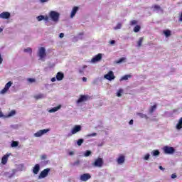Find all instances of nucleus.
Returning <instances> with one entry per match:
<instances>
[{
    "label": "nucleus",
    "instance_id": "f03ea898",
    "mask_svg": "<svg viewBox=\"0 0 182 182\" xmlns=\"http://www.w3.org/2000/svg\"><path fill=\"white\" fill-rule=\"evenodd\" d=\"M163 150L165 154H173L176 152V149L173 146H165Z\"/></svg>",
    "mask_w": 182,
    "mask_h": 182
},
{
    "label": "nucleus",
    "instance_id": "49530a36",
    "mask_svg": "<svg viewBox=\"0 0 182 182\" xmlns=\"http://www.w3.org/2000/svg\"><path fill=\"white\" fill-rule=\"evenodd\" d=\"M49 0H40V2L41 3V4H45V3H46V2H48Z\"/></svg>",
    "mask_w": 182,
    "mask_h": 182
},
{
    "label": "nucleus",
    "instance_id": "052dcab7",
    "mask_svg": "<svg viewBox=\"0 0 182 182\" xmlns=\"http://www.w3.org/2000/svg\"><path fill=\"white\" fill-rule=\"evenodd\" d=\"M85 68H87V66L84 65L83 69H85Z\"/></svg>",
    "mask_w": 182,
    "mask_h": 182
},
{
    "label": "nucleus",
    "instance_id": "7ed1b4c3",
    "mask_svg": "<svg viewBox=\"0 0 182 182\" xmlns=\"http://www.w3.org/2000/svg\"><path fill=\"white\" fill-rule=\"evenodd\" d=\"M105 79H107V80H114L116 78V76H114V73L113 71H109L107 74L104 75Z\"/></svg>",
    "mask_w": 182,
    "mask_h": 182
},
{
    "label": "nucleus",
    "instance_id": "6ab92c4d",
    "mask_svg": "<svg viewBox=\"0 0 182 182\" xmlns=\"http://www.w3.org/2000/svg\"><path fill=\"white\" fill-rule=\"evenodd\" d=\"M61 106L58 105L57 107H55L52 109H50L48 112L49 113H55V112H58V110H59V109H60Z\"/></svg>",
    "mask_w": 182,
    "mask_h": 182
},
{
    "label": "nucleus",
    "instance_id": "2f4dec72",
    "mask_svg": "<svg viewBox=\"0 0 182 182\" xmlns=\"http://www.w3.org/2000/svg\"><path fill=\"white\" fill-rule=\"evenodd\" d=\"M83 139H80L77 141V146H82V144H83Z\"/></svg>",
    "mask_w": 182,
    "mask_h": 182
},
{
    "label": "nucleus",
    "instance_id": "5701e85b",
    "mask_svg": "<svg viewBox=\"0 0 182 182\" xmlns=\"http://www.w3.org/2000/svg\"><path fill=\"white\" fill-rule=\"evenodd\" d=\"M130 77H132V75H125L121 77L120 80H127L128 79H130Z\"/></svg>",
    "mask_w": 182,
    "mask_h": 182
},
{
    "label": "nucleus",
    "instance_id": "c9c22d12",
    "mask_svg": "<svg viewBox=\"0 0 182 182\" xmlns=\"http://www.w3.org/2000/svg\"><path fill=\"white\" fill-rule=\"evenodd\" d=\"M123 93V90H119V91L117 93V96L118 97H120V96H122V94Z\"/></svg>",
    "mask_w": 182,
    "mask_h": 182
},
{
    "label": "nucleus",
    "instance_id": "58836bf2",
    "mask_svg": "<svg viewBox=\"0 0 182 182\" xmlns=\"http://www.w3.org/2000/svg\"><path fill=\"white\" fill-rule=\"evenodd\" d=\"M6 92H8V89L5 88V87H4V88L3 90H1L0 93H1V95H5Z\"/></svg>",
    "mask_w": 182,
    "mask_h": 182
},
{
    "label": "nucleus",
    "instance_id": "9d476101",
    "mask_svg": "<svg viewBox=\"0 0 182 182\" xmlns=\"http://www.w3.org/2000/svg\"><path fill=\"white\" fill-rule=\"evenodd\" d=\"M0 18H1V19H9L11 18V13L3 11L0 14Z\"/></svg>",
    "mask_w": 182,
    "mask_h": 182
},
{
    "label": "nucleus",
    "instance_id": "680f3d73",
    "mask_svg": "<svg viewBox=\"0 0 182 182\" xmlns=\"http://www.w3.org/2000/svg\"><path fill=\"white\" fill-rule=\"evenodd\" d=\"M80 35H83V33H82Z\"/></svg>",
    "mask_w": 182,
    "mask_h": 182
},
{
    "label": "nucleus",
    "instance_id": "1a4fd4ad",
    "mask_svg": "<svg viewBox=\"0 0 182 182\" xmlns=\"http://www.w3.org/2000/svg\"><path fill=\"white\" fill-rule=\"evenodd\" d=\"M90 178H92L90 173H83L80 177V180H81V181H87V180H90Z\"/></svg>",
    "mask_w": 182,
    "mask_h": 182
},
{
    "label": "nucleus",
    "instance_id": "6e6552de",
    "mask_svg": "<svg viewBox=\"0 0 182 182\" xmlns=\"http://www.w3.org/2000/svg\"><path fill=\"white\" fill-rule=\"evenodd\" d=\"M82 130V127L80 125H75L71 130V134L70 136H72V134H76V133H79Z\"/></svg>",
    "mask_w": 182,
    "mask_h": 182
},
{
    "label": "nucleus",
    "instance_id": "bb28decb",
    "mask_svg": "<svg viewBox=\"0 0 182 182\" xmlns=\"http://www.w3.org/2000/svg\"><path fill=\"white\" fill-rule=\"evenodd\" d=\"M19 146V142L16 141H13L11 142V147H18Z\"/></svg>",
    "mask_w": 182,
    "mask_h": 182
},
{
    "label": "nucleus",
    "instance_id": "de8ad7c7",
    "mask_svg": "<svg viewBox=\"0 0 182 182\" xmlns=\"http://www.w3.org/2000/svg\"><path fill=\"white\" fill-rule=\"evenodd\" d=\"M44 21H49V17L48 16H44Z\"/></svg>",
    "mask_w": 182,
    "mask_h": 182
},
{
    "label": "nucleus",
    "instance_id": "bf43d9fd",
    "mask_svg": "<svg viewBox=\"0 0 182 182\" xmlns=\"http://www.w3.org/2000/svg\"><path fill=\"white\" fill-rule=\"evenodd\" d=\"M2 31H4V29L0 28V33H1V32H2Z\"/></svg>",
    "mask_w": 182,
    "mask_h": 182
},
{
    "label": "nucleus",
    "instance_id": "4d7b16f0",
    "mask_svg": "<svg viewBox=\"0 0 182 182\" xmlns=\"http://www.w3.org/2000/svg\"><path fill=\"white\" fill-rule=\"evenodd\" d=\"M129 124H133V119H131L130 121H129Z\"/></svg>",
    "mask_w": 182,
    "mask_h": 182
},
{
    "label": "nucleus",
    "instance_id": "ddd939ff",
    "mask_svg": "<svg viewBox=\"0 0 182 182\" xmlns=\"http://www.w3.org/2000/svg\"><path fill=\"white\" fill-rule=\"evenodd\" d=\"M39 170H41V166L38 164H36L33 168V174H38L39 173Z\"/></svg>",
    "mask_w": 182,
    "mask_h": 182
},
{
    "label": "nucleus",
    "instance_id": "a18cd8bd",
    "mask_svg": "<svg viewBox=\"0 0 182 182\" xmlns=\"http://www.w3.org/2000/svg\"><path fill=\"white\" fill-rule=\"evenodd\" d=\"M171 178H177V175L176 173H173L171 175Z\"/></svg>",
    "mask_w": 182,
    "mask_h": 182
},
{
    "label": "nucleus",
    "instance_id": "603ef678",
    "mask_svg": "<svg viewBox=\"0 0 182 182\" xmlns=\"http://www.w3.org/2000/svg\"><path fill=\"white\" fill-rule=\"evenodd\" d=\"M159 170H162V171H164V168H163V166H159Z\"/></svg>",
    "mask_w": 182,
    "mask_h": 182
},
{
    "label": "nucleus",
    "instance_id": "4c0bfd02",
    "mask_svg": "<svg viewBox=\"0 0 182 182\" xmlns=\"http://www.w3.org/2000/svg\"><path fill=\"white\" fill-rule=\"evenodd\" d=\"M92 154V151H86V152L85 153V157H89V156Z\"/></svg>",
    "mask_w": 182,
    "mask_h": 182
},
{
    "label": "nucleus",
    "instance_id": "c03bdc74",
    "mask_svg": "<svg viewBox=\"0 0 182 182\" xmlns=\"http://www.w3.org/2000/svg\"><path fill=\"white\" fill-rule=\"evenodd\" d=\"M28 82H30L31 83H33V82H36V80L33 78H28Z\"/></svg>",
    "mask_w": 182,
    "mask_h": 182
},
{
    "label": "nucleus",
    "instance_id": "37998d69",
    "mask_svg": "<svg viewBox=\"0 0 182 182\" xmlns=\"http://www.w3.org/2000/svg\"><path fill=\"white\" fill-rule=\"evenodd\" d=\"M47 158H48V156L45 154L41 155V160H46Z\"/></svg>",
    "mask_w": 182,
    "mask_h": 182
},
{
    "label": "nucleus",
    "instance_id": "8fccbe9b",
    "mask_svg": "<svg viewBox=\"0 0 182 182\" xmlns=\"http://www.w3.org/2000/svg\"><path fill=\"white\" fill-rule=\"evenodd\" d=\"M114 43H116V41H115L114 40H112V41H110V44H111V45H114Z\"/></svg>",
    "mask_w": 182,
    "mask_h": 182
},
{
    "label": "nucleus",
    "instance_id": "f704fd0d",
    "mask_svg": "<svg viewBox=\"0 0 182 182\" xmlns=\"http://www.w3.org/2000/svg\"><path fill=\"white\" fill-rule=\"evenodd\" d=\"M154 9H155L156 11H159V9H161V7H160V6L155 4L154 6Z\"/></svg>",
    "mask_w": 182,
    "mask_h": 182
},
{
    "label": "nucleus",
    "instance_id": "864d4df0",
    "mask_svg": "<svg viewBox=\"0 0 182 182\" xmlns=\"http://www.w3.org/2000/svg\"><path fill=\"white\" fill-rule=\"evenodd\" d=\"M60 38H63L65 36V34L63 33H60L59 35Z\"/></svg>",
    "mask_w": 182,
    "mask_h": 182
},
{
    "label": "nucleus",
    "instance_id": "f3484780",
    "mask_svg": "<svg viewBox=\"0 0 182 182\" xmlns=\"http://www.w3.org/2000/svg\"><path fill=\"white\" fill-rule=\"evenodd\" d=\"M176 129L177 130H181L182 128V117H181L178 122V123L176 124Z\"/></svg>",
    "mask_w": 182,
    "mask_h": 182
},
{
    "label": "nucleus",
    "instance_id": "2eb2a0df",
    "mask_svg": "<svg viewBox=\"0 0 182 182\" xmlns=\"http://www.w3.org/2000/svg\"><path fill=\"white\" fill-rule=\"evenodd\" d=\"M79 11V7L77 6H74L70 14V18H73L75 15H76V13Z\"/></svg>",
    "mask_w": 182,
    "mask_h": 182
},
{
    "label": "nucleus",
    "instance_id": "473e14b6",
    "mask_svg": "<svg viewBox=\"0 0 182 182\" xmlns=\"http://www.w3.org/2000/svg\"><path fill=\"white\" fill-rule=\"evenodd\" d=\"M44 18H45V16L41 15V16H37V19L39 22H41V21H43Z\"/></svg>",
    "mask_w": 182,
    "mask_h": 182
},
{
    "label": "nucleus",
    "instance_id": "aec40b11",
    "mask_svg": "<svg viewBox=\"0 0 182 182\" xmlns=\"http://www.w3.org/2000/svg\"><path fill=\"white\" fill-rule=\"evenodd\" d=\"M45 97V95H43V94H38L36 95H34V99H36V100H39V99H43Z\"/></svg>",
    "mask_w": 182,
    "mask_h": 182
},
{
    "label": "nucleus",
    "instance_id": "4be33fe9",
    "mask_svg": "<svg viewBox=\"0 0 182 182\" xmlns=\"http://www.w3.org/2000/svg\"><path fill=\"white\" fill-rule=\"evenodd\" d=\"M136 115L139 116V117H141V119H149L147 115H146L145 114H143V113L138 112V113H136Z\"/></svg>",
    "mask_w": 182,
    "mask_h": 182
},
{
    "label": "nucleus",
    "instance_id": "72a5a7b5",
    "mask_svg": "<svg viewBox=\"0 0 182 182\" xmlns=\"http://www.w3.org/2000/svg\"><path fill=\"white\" fill-rule=\"evenodd\" d=\"M24 52L28 53H32V48H27L24 49Z\"/></svg>",
    "mask_w": 182,
    "mask_h": 182
},
{
    "label": "nucleus",
    "instance_id": "c756f323",
    "mask_svg": "<svg viewBox=\"0 0 182 182\" xmlns=\"http://www.w3.org/2000/svg\"><path fill=\"white\" fill-rule=\"evenodd\" d=\"M12 86V82L9 81L8 82L6 85H5V88L7 89V90H9V87H11Z\"/></svg>",
    "mask_w": 182,
    "mask_h": 182
},
{
    "label": "nucleus",
    "instance_id": "4468645a",
    "mask_svg": "<svg viewBox=\"0 0 182 182\" xmlns=\"http://www.w3.org/2000/svg\"><path fill=\"white\" fill-rule=\"evenodd\" d=\"M64 77L65 75L63 74V73L58 72L56 75V79L58 81L63 80Z\"/></svg>",
    "mask_w": 182,
    "mask_h": 182
},
{
    "label": "nucleus",
    "instance_id": "09e8293b",
    "mask_svg": "<svg viewBox=\"0 0 182 182\" xmlns=\"http://www.w3.org/2000/svg\"><path fill=\"white\" fill-rule=\"evenodd\" d=\"M2 62H4V59L2 58V56L1 55V53H0V65L1 63H2Z\"/></svg>",
    "mask_w": 182,
    "mask_h": 182
},
{
    "label": "nucleus",
    "instance_id": "ea45409f",
    "mask_svg": "<svg viewBox=\"0 0 182 182\" xmlns=\"http://www.w3.org/2000/svg\"><path fill=\"white\" fill-rule=\"evenodd\" d=\"M121 28H122V23H118L117 24V26L114 27V29H121Z\"/></svg>",
    "mask_w": 182,
    "mask_h": 182
},
{
    "label": "nucleus",
    "instance_id": "79ce46f5",
    "mask_svg": "<svg viewBox=\"0 0 182 182\" xmlns=\"http://www.w3.org/2000/svg\"><path fill=\"white\" fill-rule=\"evenodd\" d=\"M150 159V154H146L144 158V160H149Z\"/></svg>",
    "mask_w": 182,
    "mask_h": 182
},
{
    "label": "nucleus",
    "instance_id": "5fc2aeb1",
    "mask_svg": "<svg viewBox=\"0 0 182 182\" xmlns=\"http://www.w3.org/2000/svg\"><path fill=\"white\" fill-rule=\"evenodd\" d=\"M51 82H56V77L51 78Z\"/></svg>",
    "mask_w": 182,
    "mask_h": 182
},
{
    "label": "nucleus",
    "instance_id": "39448f33",
    "mask_svg": "<svg viewBox=\"0 0 182 182\" xmlns=\"http://www.w3.org/2000/svg\"><path fill=\"white\" fill-rule=\"evenodd\" d=\"M50 171V168H49L43 170L38 176V178H45V177H47L48 174H49Z\"/></svg>",
    "mask_w": 182,
    "mask_h": 182
},
{
    "label": "nucleus",
    "instance_id": "c85d7f7f",
    "mask_svg": "<svg viewBox=\"0 0 182 182\" xmlns=\"http://www.w3.org/2000/svg\"><path fill=\"white\" fill-rule=\"evenodd\" d=\"M15 114H16V111L15 110H11L9 114H8V117H12V116H15Z\"/></svg>",
    "mask_w": 182,
    "mask_h": 182
},
{
    "label": "nucleus",
    "instance_id": "a19ab883",
    "mask_svg": "<svg viewBox=\"0 0 182 182\" xmlns=\"http://www.w3.org/2000/svg\"><path fill=\"white\" fill-rule=\"evenodd\" d=\"M136 24H137V21H136V20H132V21L130 22V25H131V26L136 25Z\"/></svg>",
    "mask_w": 182,
    "mask_h": 182
},
{
    "label": "nucleus",
    "instance_id": "a211bd4d",
    "mask_svg": "<svg viewBox=\"0 0 182 182\" xmlns=\"http://www.w3.org/2000/svg\"><path fill=\"white\" fill-rule=\"evenodd\" d=\"M8 157H9V155L6 154L4 155L1 159V163L2 164H6L8 163Z\"/></svg>",
    "mask_w": 182,
    "mask_h": 182
},
{
    "label": "nucleus",
    "instance_id": "3c124183",
    "mask_svg": "<svg viewBox=\"0 0 182 182\" xmlns=\"http://www.w3.org/2000/svg\"><path fill=\"white\" fill-rule=\"evenodd\" d=\"M82 82H87V78H86V77H83Z\"/></svg>",
    "mask_w": 182,
    "mask_h": 182
},
{
    "label": "nucleus",
    "instance_id": "b1692460",
    "mask_svg": "<svg viewBox=\"0 0 182 182\" xmlns=\"http://www.w3.org/2000/svg\"><path fill=\"white\" fill-rule=\"evenodd\" d=\"M164 33L166 38H168V36H171V31L170 30H166L164 31Z\"/></svg>",
    "mask_w": 182,
    "mask_h": 182
},
{
    "label": "nucleus",
    "instance_id": "f8f14e48",
    "mask_svg": "<svg viewBox=\"0 0 182 182\" xmlns=\"http://www.w3.org/2000/svg\"><path fill=\"white\" fill-rule=\"evenodd\" d=\"M102 60V54L99 53L92 58L91 62H92V63H95V62H99V60Z\"/></svg>",
    "mask_w": 182,
    "mask_h": 182
},
{
    "label": "nucleus",
    "instance_id": "20e7f679",
    "mask_svg": "<svg viewBox=\"0 0 182 182\" xmlns=\"http://www.w3.org/2000/svg\"><path fill=\"white\" fill-rule=\"evenodd\" d=\"M48 132H50V129H41L38 132L34 134L35 137H41V136H43V134H46Z\"/></svg>",
    "mask_w": 182,
    "mask_h": 182
},
{
    "label": "nucleus",
    "instance_id": "cd10ccee",
    "mask_svg": "<svg viewBox=\"0 0 182 182\" xmlns=\"http://www.w3.org/2000/svg\"><path fill=\"white\" fill-rule=\"evenodd\" d=\"M143 37L139 38L138 42H137V45H138V48H140L141 46V43H143Z\"/></svg>",
    "mask_w": 182,
    "mask_h": 182
},
{
    "label": "nucleus",
    "instance_id": "412c9836",
    "mask_svg": "<svg viewBox=\"0 0 182 182\" xmlns=\"http://www.w3.org/2000/svg\"><path fill=\"white\" fill-rule=\"evenodd\" d=\"M156 109H157V105H154V106H151L149 109V113L151 114H153V113H154V111L156 110Z\"/></svg>",
    "mask_w": 182,
    "mask_h": 182
},
{
    "label": "nucleus",
    "instance_id": "f257e3e1",
    "mask_svg": "<svg viewBox=\"0 0 182 182\" xmlns=\"http://www.w3.org/2000/svg\"><path fill=\"white\" fill-rule=\"evenodd\" d=\"M60 14L58 11H52L49 13V17L53 22L59 21V16Z\"/></svg>",
    "mask_w": 182,
    "mask_h": 182
},
{
    "label": "nucleus",
    "instance_id": "a878e982",
    "mask_svg": "<svg viewBox=\"0 0 182 182\" xmlns=\"http://www.w3.org/2000/svg\"><path fill=\"white\" fill-rule=\"evenodd\" d=\"M140 29H141V27H140V26L136 25L134 28V32H135L136 33H137V32H139Z\"/></svg>",
    "mask_w": 182,
    "mask_h": 182
},
{
    "label": "nucleus",
    "instance_id": "423d86ee",
    "mask_svg": "<svg viewBox=\"0 0 182 182\" xmlns=\"http://www.w3.org/2000/svg\"><path fill=\"white\" fill-rule=\"evenodd\" d=\"M38 56L41 59H43L46 56V50L45 47H41L38 50Z\"/></svg>",
    "mask_w": 182,
    "mask_h": 182
},
{
    "label": "nucleus",
    "instance_id": "0eeeda50",
    "mask_svg": "<svg viewBox=\"0 0 182 182\" xmlns=\"http://www.w3.org/2000/svg\"><path fill=\"white\" fill-rule=\"evenodd\" d=\"M92 166H94V167H102L103 166V159L98 158V159H95Z\"/></svg>",
    "mask_w": 182,
    "mask_h": 182
},
{
    "label": "nucleus",
    "instance_id": "9b49d317",
    "mask_svg": "<svg viewBox=\"0 0 182 182\" xmlns=\"http://www.w3.org/2000/svg\"><path fill=\"white\" fill-rule=\"evenodd\" d=\"M89 99L87 95H80V98L77 100V103H82V102H87Z\"/></svg>",
    "mask_w": 182,
    "mask_h": 182
},
{
    "label": "nucleus",
    "instance_id": "e433bc0d",
    "mask_svg": "<svg viewBox=\"0 0 182 182\" xmlns=\"http://www.w3.org/2000/svg\"><path fill=\"white\" fill-rule=\"evenodd\" d=\"M87 136V137H95V136H97V134L96 132H94L92 134H89Z\"/></svg>",
    "mask_w": 182,
    "mask_h": 182
},
{
    "label": "nucleus",
    "instance_id": "6e6d98bb",
    "mask_svg": "<svg viewBox=\"0 0 182 182\" xmlns=\"http://www.w3.org/2000/svg\"><path fill=\"white\" fill-rule=\"evenodd\" d=\"M73 154H75V153L73 151H70L69 152L70 156H73Z\"/></svg>",
    "mask_w": 182,
    "mask_h": 182
},
{
    "label": "nucleus",
    "instance_id": "13d9d810",
    "mask_svg": "<svg viewBox=\"0 0 182 182\" xmlns=\"http://www.w3.org/2000/svg\"><path fill=\"white\" fill-rule=\"evenodd\" d=\"M80 73H83V70H79Z\"/></svg>",
    "mask_w": 182,
    "mask_h": 182
},
{
    "label": "nucleus",
    "instance_id": "393cba45",
    "mask_svg": "<svg viewBox=\"0 0 182 182\" xmlns=\"http://www.w3.org/2000/svg\"><path fill=\"white\" fill-rule=\"evenodd\" d=\"M152 156H160V151L159 150H154L151 152Z\"/></svg>",
    "mask_w": 182,
    "mask_h": 182
},
{
    "label": "nucleus",
    "instance_id": "dca6fc26",
    "mask_svg": "<svg viewBox=\"0 0 182 182\" xmlns=\"http://www.w3.org/2000/svg\"><path fill=\"white\" fill-rule=\"evenodd\" d=\"M124 160H125V158H124V155H120L117 161L119 164H123V163H124Z\"/></svg>",
    "mask_w": 182,
    "mask_h": 182
},
{
    "label": "nucleus",
    "instance_id": "7c9ffc66",
    "mask_svg": "<svg viewBox=\"0 0 182 182\" xmlns=\"http://www.w3.org/2000/svg\"><path fill=\"white\" fill-rule=\"evenodd\" d=\"M126 61V58H121L119 60L116 61V63H123V62Z\"/></svg>",
    "mask_w": 182,
    "mask_h": 182
}]
</instances>
